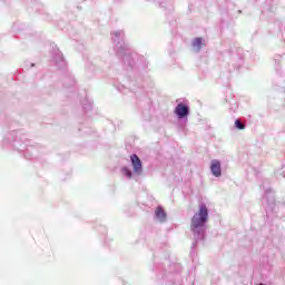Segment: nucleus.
Returning a JSON list of instances; mask_svg holds the SVG:
<instances>
[{
  "instance_id": "nucleus-1",
  "label": "nucleus",
  "mask_w": 285,
  "mask_h": 285,
  "mask_svg": "<svg viewBox=\"0 0 285 285\" xmlns=\"http://www.w3.org/2000/svg\"><path fill=\"white\" fill-rule=\"evenodd\" d=\"M206 222H208V207H206L204 204H200L198 213H196L191 219L193 233H197L198 228H203Z\"/></svg>"
},
{
  "instance_id": "nucleus-2",
  "label": "nucleus",
  "mask_w": 285,
  "mask_h": 285,
  "mask_svg": "<svg viewBox=\"0 0 285 285\" xmlns=\"http://www.w3.org/2000/svg\"><path fill=\"white\" fill-rule=\"evenodd\" d=\"M130 159H131V166L134 168V173L136 175H141L142 170H144V168L141 166V159H139L137 157V155H135V154L130 156Z\"/></svg>"
},
{
  "instance_id": "nucleus-3",
  "label": "nucleus",
  "mask_w": 285,
  "mask_h": 285,
  "mask_svg": "<svg viewBox=\"0 0 285 285\" xmlns=\"http://www.w3.org/2000/svg\"><path fill=\"white\" fill-rule=\"evenodd\" d=\"M210 173L214 177H222V161L214 159L210 163Z\"/></svg>"
},
{
  "instance_id": "nucleus-4",
  "label": "nucleus",
  "mask_w": 285,
  "mask_h": 285,
  "mask_svg": "<svg viewBox=\"0 0 285 285\" xmlns=\"http://www.w3.org/2000/svg\"><path fill=\"white\" fill-rule=\"evenodd\" d=\"M188 106L184 104H178L175 108V114L177 115L178 119H184L185 117H188Z\"/></svg>"
},
{
  "instance_id": "nucleus-5",
  "label": "nucleus",
  "mask_w": 285,
  "mask_h": 285,
  "mask_svg": "<svg viewBox=\"0 0 285 285\" xmlns=\"http://www.w3.org/2000/svg\"><path fill=\"white\" fill-rule=\"evenodd\" d=\"M156 217L157 219H159L160 222H166V212H164V209H161V207H158L156 209Z\"/></svg>"
},
{
  "instance_id": "nucleus-6",
  "label": "nucleus",
  "mask_w": 285,
  "mask_h": 285,
  "mask_svg": "<svg viewBox=\"0 0 285 285\" xmlns=\"http://www.w3.org/2000/svg\"><path fill=\"white\" fill-rule=\"evenodd\" d=\"M202 46H204L202 38H196L193 42L194 49L199 50V48H202Z\"/></svg>"
},
{
  "instance_id": "nucleus-7",
  "label": "nucleus",
  "mask_w": 285,
  "mask_h": 285,
  "mask_svg": "<svg viewBox=\"0 0 285 285\" xmlns=\"http://www.w3.org/2000/svg\"><path fill=\"white\" fill-rule=\"evenodd\" d=\"M122 174L128 177L130 179V177H132V171H130V169L128 168H122Z\"/></svg>"
},
{
  "instance_id": "nucleus-8",
  "label": "nucleus",
  "mask_w": 285,
  "mask_h": 285,
  "mask_svg": "<svg viewBox=\"0 0 285 285\" xmlns=\"http://www.w3.org/2000/svg\"><path fill=\"white\" fill-rule=\"evenodd\" d=\"M235 126H236V128H238V130H244V128H245L244 124H242L239 120L235 121Z\"/></svg>"
}]
</instances>
